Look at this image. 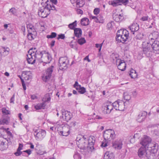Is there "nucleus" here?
<instances>
[{"label": "nucleus", "instance_id": "1", "mask_svg": "<svg viewBox=\"0 0 159 159\" xmlns=\"http://www.w3.org/2000/svg\"><path fill=\"white\" fill-rule=\"evenodd\" d=\"M92 140L89 139V141L84 136L79 135L76 139V144L78 147L80 149V152L83 155H86L88 152L89 148L92 152L94 149V147L95 140L92 138Z\"/></svg>", "mask_w": 159, "mask_h": 159}, {"label": "nucleus", "instance_id": "2", "mask_svg": "<svg viewBox=\"0 0 159 159\" xmlns=\"http://www.w3.org/2000/svg\"><path fill=\"white\" fill-rule=\"evenodd\" d=\"M143 57H148L151 56L152 54V49L151 48V43L150 42L145 41L142 43Z\"/></svg>", "mask_w": 159, "mask_h": 159}, {"label": "nucleus", "instance_id": "3", "mask_svg": "<svg viewBox=\"0 0 159 159\" xmlns=\"http://www.w3.org/2000/svg\"><path fill=\"white\" fill-rule=\"evenodd\" d=\"M115 137L114 131L112 129H108L104 132L103 137L105 141H110L113 139Z\"/></svg>", "mask_w": 159, "mask_h": 159}, {"label": "nucleus", "instance_id": "4", "mask_svg": "<svg viewBox=\"0 0 159 159\" xmlns=\"http://www.w3.org/2000/svg\"><path fill=\"white\" fill-rule=\"evenodd\" d=\"M53 67V66H51L46 70L42 76V80L43 81L46 82L49 80L52 76Z\"/></svg>", "mask_w": 159, "mask_h": 159}, {"label": "nucleus", "instance_id": "5", "mask_svg": "<svg viewBox=\"0 0 159 159\" xmlns=\"http://www.w3.org/2000/svg\"><path fill=\"white\" fill-rule=\"evenodd\" d=\"M34 135L36 140H41L46 136V132L43 130L36 129L34 131Z\"/></svg>", "mask_w": 159, "mask_h": 159}, {"label": "nucleus", "instance_id": "6", "mask_svg": "<svg viewBox=\"0 0 159 159\" xmlns=\"http://www.w3.org/2000/svg\"><path fill=\"white\" fill-rule=\"evenodd\" d=\"M158 145L157 143H151L148 146L147 148L149 153L157 154L158 150Z\"/></svg>", "mask_w": 159, "mask_h": 159}, {"label": "nucleus", "instance_id": "7", "mask_svg": "<svg viewBox=\"0 0 159 159\" xmlns=\"http://www.w3.org/2000/svg\"><path fill=\"white\" fill-rule=\"evenodd\" d=\"M151 139L149 137L145 135L141 138L140 143L142 146L147 148L149 144L151 143Z\"/></svg>", "mask_w": 159, "mask_h": 159}, {"label": "nucleus", "instance_id": "8", "mask_svg": "<svg viewBox=\"0 0 159 159\" xmlns=\"http://www.w3.org/2000/svg\"><path fill=\"white\" fill-rule=\"evenodd\" d=\"M66 61H67V60L65 57H61L59 58V69L61 70H66L67 68V63Z\"/></svg>", "mask_w": 159, "mask_h": 159}, {"label": "nucleus", "instance_id": "9", "mask_svg": "<svg viewBox=\"0 0 159 159\" xmlns=\"http://www.w3.org/2000/svg\"><path fill=\"white\" fill-rule=\"evenodd\" d=\"M116 63L118 69L121 71H124L126 68V64L124 60L120 59H116Z\"/></svg>", "mask_w": 159, "mask_h": 159}, {"label": "nucleus", "instance_id": "10", "mask_svg": "<svg viewBox=\"0 0 159 159\" xmlns=\"http://www.w3.org/2000/svg\"><path fill=\"white\" fill-rule=\"evenodd\" d=\"M116 40L119 42H121L123 43H127L128 42L131 41V37H126L123 35H119L116 36Z\"/></svg>", "mask_w": 159, "mask_h": 159}, {"label": "nucleus", "instance_id": "11", "mask_svg": "<svg viewBox=\"0 0 159 159\" xmlns=\"http://www.w3.org/2000/svg\"><path fill=\"white\" fill-rule=\"evenodd\" d=\"M147 148L141 146L139 149L138 153L139 157L142 158L146 156L148 152H147Z\"/></svg>", "mask_w": 159, "mask_h": 159}, {"label": "nucleus", "instance_id": "12", "mask_svg": "<svg viewBox=\"0 0 159 159\" xmlns=\"http://www.w3.org/2000/svg\"><path fill=\"white\" fill-rule=\"evenodd\" d=\"M46 9H47V8H45V6L40 8L38 11L39 16L43 18L47 17L48 16L49 14V13H46V11H45Z\"/></svg>", "mask_w": 159, "mask_h": 159}, {"label": "nucleus", "instance_id": "13", "mask_svg": "<svg viewBox=\"0 0 159 159\" xmlns=\"http://www.w3.org/2000/svg\"><path fill=\"white\" fill-rule=\"evenodd\" d=\"M147 115V113L145 111H141L139 114L137 120L139 122H141L143 121Z\"/></svg>", "mask_w": 159, "mask_h": 159}, {"label": "nucleus", "instance_id": "14", "mask_svg": "<svg viewBox=\"0 0 159 159\" xmlns=\"http://www.w3.org/2000/svg\"><path fill=\"white\" fill-rule=\"evenodd\" d=\"M21 75L25 80L30 81L32 78V73L30 71H23Z\"/></svg>", "mask_w": 159, "mask_h": 159}, {"label": "nucleus", "instance_id": "15", "mask_svg": "<svg viewBox=\"0 0 159 159\" xmlns=\"http://www.w3.org/2000/svg\"><path fill=\"white\" fill-rule=\"evenodd\" d=\"M151 48L152 51L156 53H159V41H155L152 44L151 43Z\"/></svg>", "mask_w": 159, "mask_h": 159}, {"label": "nucleus", "instance_id": "16", "mask_svg": "<svg viewBox=\"0 0 159 159\" xmlns=\"http://www.w3.org/2000/svg\"><path fill=\"white\" fill-rule=\"evenodd\" d=\"M62 117L65 120L68 122L70 120L72 117V114L69 111H62Z\"/></svg>", "mask_w": 159, "mask_h": 159}, {"label": "nucleus", "instance_id": "17", "mask_svg": "<svg viewBox=\"0 0 159 159\" xmlns=\"http://www.w3.org/2000/svg\"><path fill=\"white\" fill-rule=\"evenodd\" d=\"M52 59L51 56L48 52L45 53L42 59V62L45 64L49 63L51 61Z\"/></svg>", "mask_w": 159, "mask_h": 159}, {"label": "nucleus", "instance_id": "18", "mask_svg": "<svg viewBox=\"0 0 159 159\" xmlns=\"http://www.w3.org/2000/svg\"><path fill=\"white\" fill-rule=\"evenodd\" d=\"M129 28L133 35L135 32H137L139 30V25L137 23H134L129 26Z\"/></svg>", "mask_w": 159, "mask_h": 159}, {"label": "nucleus", "instance_id": "19", "mask_svg": "<svg viewBox=\"0 0 159 159\" xmlns=\"http://www.w3.org/2000/svg\"><path fill=\"white\" fill-rule=\"evenodd\" d=\"M122 141L120 139L116 140L112 143L113 147L117 149H120L122 148Z\"/></svg>", "mask_w": 159, "mask_h": 159}, {"label": "nucleus", "instance_id": "20", "mask_svg": "<svg viewBox=\"0 0 159 159\" xmlns=\"http://www.w3.org/2000/svg\"><path fill=\"white\" fill-rule=\"evenodd\" d=\"M112 16L113 19L117 22L122 21L124 19V16L122 14H118L116 13H113Z\"/></svg>", "mask_w": 159, "mask_h": 159}, {"label": "nucleus", "instance_id": "21", "mask_svg": "<svg viewBox=\"0 0 159 159\" xmlns=\"http://www.w3.org/2000/svg\"><path fill=\"white\" fill-rule=\"evenodd\" d=\"M45 51H38L36 53V54L34 55L35 58L36 60L38 61H42V59L43 58V56L45 53Z\"/></svg>", "mask_w": 159, "mask_h": 159}, {"label": "nucleus", "instance_id": "22", "mask_svg": "<svg viewBox=\"0 0 159 159\" xmlns=\"http://www.w3.org/2000/svg\"><path fill=\"white\" fill-rule=\"evenodd\" d=\"M9 48L7 47H2L0 48V59L2 55L5 56L8 54Z\"/></svg>", "mask_w": 159, "mask_h": 159}, {"label": "nucleus", "instance_id": "23", "mask_svg": "<svg viewBox=\"0 0 159 159\" xmlns=\"http://www.w3.org/2000/svg\"><path fill=\"white\" fill-rule=\"evenodd\" d=\"M33 55L30 54L27 55V60L29 64H33L35 63L36 58H35L34 55Z\"/></svg>", "mask_w": 159, "mask_h": 159}, {"label": "nucleus", "instance_id": "24", "mask_svg": "<svg viewBox=\"0 0 159 159\" xmlns=\"http://www.w3.org/2000/svg\"><path fill=\"white\" fill-rule=\"evenodd\" d=\"M115 156L112 152H106L104 156V159H114Z\"/></svg>", "mask_w": 159, "mask_h": 159}, {"label": "nucleus", "instance_id": "25", "mask_svg": "<svg viewBox=\"0 0 159 159\" xmlns=\"http://www.w3.org/2000/svg\"><path fill=\"white\" fill-rule=\"evenodd\" d=\"M113 109L112 105H106L104 107L103 111L105 113L109 114Z\"/></svg>", "mask_w": 159, "mask_h": 159}, {"label": "nucleus", "instance_id": "26", "mask_svg": "<svg viewBox=\"0 0 159 159\" xmlns=\"http://www.w3.org/2000/svg\"><path fill=\"white\" fill-rule=\"evenodd\" d=\"M59 134L61 135L66 136L70 134V130L68 128H65L63 129L62 131L59 132Z\"/></svg>", "mask_w": 159, "mask_h": 159}, {"label": "nucleus", "instance_id": "27", "mask_svg": "<svg viewBox=\"0 0 159 159\" xmlns=\"http://www.w3.org/2000/svg\"><path fill=\"white\" fill-rule=\"evenodd\" d=\"M46 105V102L44 101L42 103H39L35 105L34 107V108L36 110L41 109H44L45 108Z\"/></svg>", "mask_w": 159, "mask_h": 159}, {"label": "nucleus", "instance_id": "28", "mask_svg": "<svg viewBox=\"0 0 159 159\" xmlns=\"http://www.w3.org/2000/svg\"><path fill=\"white\" fill-rule=\"evenodd\" d=\"M36 31H34L33 32H29L27 34V37L29 40H32L36 38Z\"/></svg>", "mask_w": 159, "mask_h": 159}, {"label": "nucleus", "instance_id": "29", "mask_svg": "<svg viewBox=\"0 0 159 159\" xmlns=\"http://www.w3.org/2000/svg\"><path fill=\"white\" fill-rule=\"evenodd\" d=\"M125 102L122 100H120L119 104L117 110L123 111L124 110Z\"/></svg>", "mask_w": 159, "mask_h": 159}, {"label": "nucleus", "instance_id": "30", "mask_svg": "<svg viewBox=\"0 0 159 159\" xmlns=\"http://www.w3.org/2000/svg\"><path fill=\"white\" fill-rule=\"evenodd\" d=\"M74 34L75 36L78 38L81 36L82 35V30L80 28H76L74 29Z\"/></svg>", "mask_w": 159, "mask_h": 159}, {"label": "nucleus", "instance_id": "31", "mask_svg": "<svg viewBox=\"0 0 159 159\" xmlns=\"http://www.w3.org/2000/svg\"><path fill=\"white\" fill-rule=\"evenodd\" d=\"M108 3L109 5H111L114 7L121 5V4H120V2L118 0L111 1H109Z\"/></svg>", "mask_w": 159, "mask_h": 159}, {"label": "nucleus", "instance_id": "32", "mask_svg": "<svg viewBox=\"0 0 159 159\" xmlns=\"http://www.w3.org/2000/svg\"><path fill=\"white\" fill-rule=\"evenodd\" d=\"M48 2H49L47 1L45 2V4H46V5L45 6V8H47V10H49L48 11H49L51 10H55L56 8L55 6L53 5V4L49 5L48 3Z\"/></svg>", "mask_w": 159, "mask_h": 159}, {"label": "nucleus", "instance_id": "33", "mask_svg": "<svg viewBox=\"0 0 159 159\" xmlns=\"http://www.w3.org/2000/svg\"><path fill=\"white\" fill-rule=\"evenodd\" d=\"M79 86L76 88V89L78 91L79 94H83L86 92V89L85 88L81 87V85H79Z\"/></svg>", "mask_w": 159, "mask_h": 159}, {"label": "nucleus", "instance_id": "34", "mask_svg": "<svg viewBox=\"0 0 159 159\" xmlns=\"http://www.w3.org/2000/svg\"><path fill=\"white\" fill-rule=\"evenodd\" d=\"M157 154L155 153L148 152L146 157L147 159H156Z\"/></svg>", "mask_w": 159, "mask_h": 159}, {"label": "nucleus", "instance_id": "35", "mask_svg": "<svg viewBox=\"0 0 159 159\" xmlns=\"http://www.w3.org/2000/svg\"><path fill=\"white\" fill-rule=\"evenodd\" d=\"M27 27L28 29V33L33 32L34 31H36L34 26L31 24H27Z\"/></svg>", "mask_w": 159, "mask_h": 159}, {"label": "nucleus", "instance_id": "36", "mask_svg": "<svg viewBox=\"0 0 159 159\" xmlns=\"http://www.w3.org/2000/svg\"><path fill=\"white\" fill-rule=\"evenodd\" d=\"M136 36L133 38L134 40H140L142 39L143 37V35L142 34L136 32Z\"/></svg>", "mask_w": 159, "mask_h": 159}, {"label": "nucleus", "instance_id": "37", "mask_svg": "<svg viewBox=\"0 0 159 159\" xmlns=\"http://www.w3.org/2000/svg\"><path fill=\"white\" fill-rule=\"evenodd\" d=\"M129 75L132 78H135L137 76V73L135 70L132 69L130 71Z\"/></svg>", "mask_w": 159, "mask_h": 159}, {"label": "nucleus", "instance_id": "38", "mask_svg": "<svg viewBox=\"0 0 159 159\" xmlns=\"http://www.w3.org/2000/svg\"><path fill=\"white\" fill-rule=\"evenodd\" d=\"M38 51L36 50V48H30L28 51L29 54L33 55V56L36 54V53Z\"/></svg>", "mask_w": 159, "mask_h": 159}, {"label": "nucleus", "instance_id": "39", "mask_svg": "<svg viewBox=\"0 0 159 159\" xmlns=\"http://www.w3.org/2000/svg\"><path fill=\"white\" fill-rule=\"evenodd\" d=\"M50 94L49 93H47L45 95L43 100L46 102L50 101Z\"/></svg>", "mask_w": 159, "mask_h": 159}, {"label": "nucleus", "instance_id": "40", "mask_svg": "<svg viewBox=\"0 0 159 159\" xmlns=\"http://www.w3.org/2000/svg\"><path fill=\"white\" fill-rule=\"evenodd\" d=\"M9 118V117H8L7 118H3L0 119V125L7 124L8 123Z\"/></svg>", "mask_w": 159, "mask_h": 159}, {"label": "nucleus", "instance_id": "41", "mask_svg": "<svg viewBox=\"0 0 159 159\" xmlns=\"http://www.w3.org/2000/svg\"><path fill=\"white\" fill-rule=\"evenodd\" d=\"M77 25V21L75 20L73 22L69 24L68 25V27L70 29L74 30L75 29V27Z\"/></svg>", "mask_w": 159, "mask_h": 159}, {"label": "nucleus", "instance_id": "42", "mask_svg": "<svg viewBox=\"0 0 159 159\" xmlns=\"http://www.w3.org/2000/svg\"><path fill=\"white\" fill-rule=\"evenodd\" d=\"M77 41V43L80 45H82L86 42V41L84 38L78 39Z\"/></svg>", "mask_w": 159, "mask_h": 159}, {"label": "nucleus", "instance_id": "43", "mask_svg": "<svg viewBox=\"0 0 159 159\" xmlns=\"http://www.w3.org/2000/svg\"><path fill=\"white\" fill-rule=\"evenodd\" d=\"M120 100H118L112 103V106L113 108L114 107L115 109L116 110H117L118 105L119 104V101Z\"/></svg>", "mask_w": 159, "mask_h": 159}, {"label": "nucleus", "instance_id": "44", "mask_svg": "<svg viewBox=\"0 0 159 159\" xmlns=\"http://www.w3.org/2000/svg\"><path fill=\"white\" fill-rule=\"evenodd\" d=\"M89 21V19L86 18H82L81 20V23L82 25L85 26L88 25V24H86L85 22H88Z\"/></svg>", "mask_w": 159, "mask_h": 159}, {"label": "nucleus", "instance_id": "45", "mask_svg": "<svg viewBox=\"0 0 159 159\" xmlns=\"http://www.w3.org/2000/svg\"><path fill=\"white\" fill-rule=\"evenodd\" d=\"M57 34L55 32H52L50 35H47L46 36L48 39H52L56 37L57 36Z\"/></svg>", "mask_w": 159, "mask_h": 159}, {"label": "nucleus", "instance_id": "46", "mask_svg": "<svg viewBox=\"0 0 159 159\" xmlns=\"http://www.w3.org/2000/svg\"><path fill=\"white\" fill-rule=\"evenodd\" d=\"M18 77L21 80L23 89L24 90H25L26 89V87L23 79L22 78L21 76L20 75H18Z\"/></svg>", "mask_w": 159, "mask_h": 159}, {"label": "nucleus", "instance_id": "47", "mask_svg": "<svg viewBox=\"0 0 159 159\" xmlns=\"http://www.w3.org/2000/svg\"><path fill=\"white\" fill-rule=\"evenodd\" d=\"M123 36H125L126 37H130L129 36V32L126 30V29L123 30Z\"/></svg>", "mask_w": 159, "mask_h": 159}, {"label": "nucleus", "instance_id": "48", "mask_svg": "<svg viewBox=\"0 0 159 159\" xmlns=\"http://www.w3.org/2000/svg\"><path fill=\"white\" fill-rule=\"evenodd\" d=\"M71 3L72 4L76 3L77 6H78L79 7H81L80 6V0H70Z\"/></svg>", "mask_w": 159, "mask_h": 159}, {"label": "nucleus", "instance_id": "49", "mask_svg": "<svg viewBox=\"0 0 159 159\" xmlns=\"http://www.w3.org/2000/svg\"><path fill=\"white\" fill-rule=\"evenodd\" d=\"M2 113L5 115H7L10 114V111L4 108L2 109Z\"/></svg>", "mask_w": 159, "mask_h": 159}, {"label": "nucleus", "instance_id": "50", "mask_svg": "<svg viewBox=\"0 0 159 159\" xmlns=\"http://www.w3.org/2000/svg\"><path fill=\"white\" fill-rule=\"evenodd\" d=\"M120 2V4H123L124 5H126L129 2L128 0H118Z\"/></svg>", "mask_w": 159, "mask_h": 159}, {"label": "nucleus", "instance_id": "51", "mask_svg": "<svg viewBox=\"0 0 159 159\" xmlns=\"http://www.w3.org/2000/svg\"><path fill=\"white\" fill-rule=\"evenodd\" d=\"M77 44L76 42L73 43V41H71L70 44V46L72 48L75 49L76 48V45Z\"/></svg>", "mask_w": 159, "mask_h": 159}, {"label": "nucleus", "instance_id": "52", "mask_svg": "<svg viewBox=\"0 0 159 159\" xmlns=\"http://www.w3.org/2000/svg\"><path fill=\"white\" fill-rule=\"evenodd\" d=\"M65 38V34H61L58 35V37L57 39L59 40L60 39H64Z\"/></svg>", "mask_w": 159, "mask_h": 159}, {"label": "nucleus", "instance_id": "53", "mask_svg": "<svg viewBox=\"0 0 159 159\" xmlns=\"http://www.w3.org/2000/svg\"><path fill=\"white\" fill-rule=\"evenodd\" d=\"M5 142L3 141H0V150H3L5 148L4 147Z\"/></svg>", "mask_w": 159, "mask_h": 159}, {"label": "nucleus", "instance_id": "54", "mask_svg": "<svg viewBox=\"0 0 159 159\" xmlns=\"http://www.w3.org/2000/svg\"><path fill=\"white\" fill-rule=\"evenodd\" d=\"M74 159H81V157L80 154L78 153H75L74 155Z\"/></svg>", "mask_w": 159, "mask_h": 159}, {"label": "nucleus", "instance_id": "55", "mask_svg": "<svg viewBox=\"0 0 159 159\" xmlns=\"http://www.w3.org/2000/svg\"><path fill=\"white\" fill-rule=\"evenodd\" d=\"M22 154V155L24 156L23 154V152H22L20 151H19L18 150H17V152L14 153V154L16 156H19L21 155V154Z\"/></svg>", "mask_w": 159, "mask_h": 159}, {"label": "nucleus", "instance_id": "56", "mask_svg": "<svg viewBox=\"0 0 159 159\" xmlns=\"http://www.w3.org/2000/svg\"><path fill=\"white\" fill-rule=\"evenodd\" d=\"M112 23H113L112 22H109L107 25V29L110 30L111 29L112 27Z\"/></svg>", "mask_w": 159, "mask_h": 159}, {"label": "nucleus", "instance_id": "57", "mask_svg": "<svg viewBox=\"0 0 159 159\" xmlns=\"http://www.w3.org/2000/svg\"><path fill=\"white\" fill-rule=\"evenodd\" d=\"M10 12H11L12 14L15 15L16 13V10L15 8L12 7L9 11Z\"/></svg>", "mask_w": 159, "mask_h": 159}, {"label": "nucleus", "instance_id": "58", "mask_svg": "<svg viewBox=\"0 0 159 159\" xmlns=\"http://www.w3.org/2000/svg\"><path fill=\"white\" fill-rule=\"evenodd\" d=\"M143 21H148L150 20V18L148 16H143L141 19Z\"/></svg>", "mask_w": 159, "mask_h": 159}, {"label": "nucleus", "instance_id": "59", "mask_svg": "<svg viewBox=\"0 0 159 159\" xmlns=\"http://www.w3.org/2000/svg\"><path fill=\"white\" fill-rule=\"evenodd\" d=\"M93 12L94 14L98 15L100 12V9L98 8H95Z\"/></svg>", "mask_w": 159, "mask_h": 159}, {"label": "nucleus", "instance_id": "60", "mask_svg": "<svg viewBox=\"0 0 159 159\" xmlns=\"http://www.w3.org/2000/svg\"><path fill=\"white\" fill-rule=\"evenodd\" d=\"M15 94H14L12 97L10 99V102L11 103H12L13 104H14V101H15Z\"/></svg>", "mask_w": 159, "mask_h": 159}, {"label": "nucleus", "instance_id": "61", "mask_svg": "<svg viewBox=\"0 0 159 159\" xmlns=\"http://www.w3.org/2000/svg\"><path fill=\"white\" fill-rule=\"evenodd\" d=\"M111 57H112L113 59V60H114V58L117 59V57H118V54H116L115 53H113L111 55Z\"/></svg>", "mask_w": 159, "mask_h": 159}, {"label": "nucleus", "instance_id": "62", "mask_svg": "<svg viewBox=\"0 0 159 159\" xmlns=\"http://www.w3.org/2000/svg\"><path fill=\"white\" fill-rule=\"evenodd\" d=\"M108 141H105V142H102V143L101 146L103 147H106L107 146V144Z\"/></svg>", "mask_w": 159, "mask_h": 159}, {"label": "nucleus", "instance_id": "63", "mask_svg": "<svg viewBox=\"0 0 159 159\" xmlns=\"http://www.w3.org/2000/svg\"><path fill=\"white\" fill-rule=\"evenodd\" d=\"M123 30L120 29L118 30L117 32L116 36H118V35H122L123 34Z\"/></svg>", "mask_w": 159, "mask_h": 159}, {"label": "nucleus", "instance_id": "64", "mask_svg": "<svg viewBox=\"0 0 159 159\" xmlns=\"http://www.w3.org/2000/svg\"><path fill=\"white\" fill-rule=\"evenodd\" d=\"M22 152L26 153L28 155H30L31 153V150L30 149H28L26 150L22 151Z\"/></svg>", "mask_w": 159, "mask_h": 159}]
</instances>
